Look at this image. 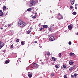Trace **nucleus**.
I'll return each instance as SVG.
<instances>
[{"label": "nucleus", "mask_w": 78, "mask_h": 78, "mask_svg": "<svg viewBox=\"0 0 78 78\" xmlns=\"http://www.w3.org/2000/svg\"><path fill=\"white\" fill-rule=\"evenodd\" d=\"M75 67V66H73V67H70L69 69V70H70V71H72V70H73V67Z\"/></svg>", "instance_id": "9d476101"}, {"label": "nucleus", "mask_w": 78, "mask_h": 78, "mask_svg": "<svg viewBox=\"0 0 78 78\" xmlns=\"http://www.w3.org/2000/svg\"><path fill=\"white\" fill-rule=\"evenodd\" d=\"M75 9H77L76 8V7H75Z\"/></svg>", "instance_id": "8fccbe9b"}, {"label": "nucleus", "mask_w": 78, "mask_h": 78, "mask_svg": "<svg viewBox=\"0 0 78 78\" xmlns=\"http://www.w3.org/2000/svg\"><path fill=\"white\" fill-rule=\"evenodd\" d=\"M43 29H44V28H40V31H42V30H43Z\"/></svg>", "instance_id": "c756f323"}, {"label": "nucleus", "mask_w": 78, "mask_h": 78, "mask_svg": "<svg viewBox=\"0 0 78 78\" xmlns=\"http://www.w3.org/2000/svg\"><path fill=\"white\" fill-rule=\"evenodd\" d=\"M11 47L12 48H14V46L13 45H12L11 46Z\"/></svg>", "instance_id": "72a5a7b5"}, {"label": "nucleus", "mask_w": 78, "mask_h": 78, "mask_svg": "<svg viewBox=\"0 0 78 78\" xmlns=\"http://www.w3.org/2000/svg\"><path fill=\"white\" fill-rule=\"evenodd\" d=\"M34 14H35V15L37 14V12H35L34 13Z\"/></svg>", "instance_id": "79ce46f5"}, {"label": "nucleus", "mask_w": 78, "mask_h": 78, "mask_svg": "<svg viewBox=\"0 0 78 78\" xmlns=\"http://www.w3.org/2000/svg\"><path fill=\"white\" fill-rule=\"evenodd\" d=\"M47 55H48V56H50V53L49 52H48Z\"/></svg>", "instance_id": "4be33fe9"}, {"label": "nucleus", "mask_w": 78, "mask_h": 78, "mask_svg": "<svg viewBox=\"0 0 78 78\" xmlns=\"http://www.w3.org/2000/svg\"><path fill=\"white\" fill-rule=\"evenodd\" d=\"M74 76L75 77H76V76H77V75H76V74H74Z\"/></svg>", "instance_id": "b1692460"}, {"label": "nucleus", "mask_w": 78, "mask_h": 78, "mask_svg": "<svg viewBox=\"0 0 78 78\" xmlns=\"http://www.w3.org/2000/svg\"><path fill=\"white\" fill-rule=\"evenodd\" d=\"M0 16H2L3 15V12H2L0 13Z\"/></svg>", "instance_id": "f3484780"}, {"label": "nucleus", "mask_w": 78, "mask_h": 78, "mask_svg": "<svg viewBox=\"0 0 78 78\" xmlns=\"http://www.w3.org/2000/svg\"><path fill=\"white\" fill-rule=\"evenodd\" d=\"M33 67H34L33 66H33H31L30 67L31 68H33Z\"/></svg>", "instance_id": "a18cd8bd"}, {"label": "nucleus", "mask_w": 78, "mask_h": 78, "mask_svg": "<svg viewBox=\"0 0 78 78\" xmlns=\"http://www.w3.org/2000/svg\"><path fill=\"white\" fill-rule=\"evenodd\" d=\"M34 43H37V41H34Z\"/></svg>", "instance_id": "c9c22d12"}, {"label": "nucleus", "mask_w": 78, "mask_h": 78, "mask_svg": "<svg viewBox=\"0 0 78 78\" xmlns=\"http://www.w3.org/2000/svg\"><path fill=\"white\" fill-rule=\"evenodd\" d=\"M36 1L37 3V2H38V0H36Z\"/></svg>", "instance_id": "ea45409f"}, {"label": "nucleus", "mask_w": 78, "mask_h": 78, "mask_svg": "<svg viewBox=\"0 0 78 78\" xmlns=\"http://www.w3.org/2000/svg\"><path fill=\"white\" fill-rule=\"evenodd\" d=\"M76 5H78V4H76L75 5V6H76Z\"/></svg>", "instance_id": "de8ad7c7"}, {"label": "nucleus", "mask_w": 78, "mask_h": 78, "mask_svg": "<svg viewBox=\"0 0 78 78\" xmlns=\"http://www.w3.org/2000/svg\"><path fill=\"white\" fill-rule=\"evenodd\" d=\"M6 6H4L3 7V11H5V10L6 9Z\"/></svg>", "instance_id": "dca6fc26"}, {"label": "nucleus", "mask_w": 78, "mask_h": 78, "mask_svg": "<svg viewBox=\"0 0 78 78\" xmlns=\"http://www.w3.org/2000/svg\"><path fill=\"white\" fill-rule=\"evenodd\" d=\"M30 73V72H29V73Z\"/></svg>", "instance_id": "5fc2aeb1"}, {"label": "nucleus", "mask_w": 78, "mask_h": 78, "mask_svg": "<svg viewBox=\"0 0 78 78\" xmlns=\"http://www.w3.org/2000/svg\"><path fill=\"white\" fill-rule=\"evenodd\" d=\"M63 17H62V16H61V18H58V20H61L62 19H63Z\"/></svg>", "instance_id": "f8f14e48"}, {"label": "nucleus", "mask_w": 78, "mask_h": 78, "mask_svg": "<svg viewBox=\"0 0 78 78\" xmlns=\"http://www.w3.org/2000/svg\"><path fill=\"white\" fill-rule=\"evenodd\" d=\"M5 50H3V52H5Z\"/></svg>", "instance_id": "49530a36"}, {"label": "nucleus", "mask_w": 78, "mask_h": 78, "mask_svg": "<svg viewBox=\"0 0 78 78\" xmlns=\"http://www.w3.org/2000/svg\"><path fill=\"white\" fill-rule=\"evenodd\" d=\"M51 75L52 76H55V73H51Z\"/></svg>", "instance_id": "aec40b11"}, {"label": "nucleus", "mask_w": 78, "mask_h": 78, "mask_svg": "<svg viewBox=\"0 0 78 78\" xmlns=\"http://www.w3.org/2000/svg\"><path fill=\"white\" fill-rule=\"evenodd\" d=\"M0 42H1V41H0Z\"/></svg>", "instance_id": "603ef678"}, {"label": "nucleus", "mask_w": 78, "mask_h": 78, "mask_svg": "<svg viewBox=\"0 0 78 78\" xmlns=\"http://www.w3.org/2000/svg\"><path fill=\"white\" fill-rule=\"evenodd\" d=\"M71 77L73 78V75H71Z\"/></svg>", "instance_id": "e433bc0d"}, {"label": "nucleus", "mask_w": 78, "mask_h": 78, "mask_svg": "<svg viewBox=\"0 0 78 78\" xmlns=\"http://www.w3.org/2000/svg\"><path fill=\"white\" fill-rule=\"evenodd\" d=\"M2 12V10H0V12Z\"/></svg>", "instance_id": "37998d69"}, {"label": "nucleus", "mask_w": 78, "mask_h": 78, "mask_svg": "<svg viewBox=\"0 0 78 78\" xmlns=\"http://www.w3.org/2000/svg\"><path fill=\"white\" fill-rule=\"evenodd\" d=\"M52 30V28H51V27H50V28H49V30L50 31H51Z\"/></svg>", "instance_id": "473e14b6"}, {"label": "nucleus", "mask_w": 78, "mask_h": 78, "mask_svg": "<svg viewBox=\"0 0 78 78\" xmlns=\"http://www.w3.org/2000/svg\"><path fill=\"white\" fill-rule=\"evenodd\" d=\"M51 59L55 62L56 61L57 58H55V57H52L51 58Z\"/></svg>", "instance_id": "0eeeda50"}, {"label": "nucleus", "mask_w": 78, "mask_h": 78, "mask_svg": "<svg viewBox=\"0 0 78 78\" xmlns=\"http://www.w3.org/2000/svg\"><path fill=\"white\" fill-rule=\"evenodd\" d=\"M19 22L18 23V25L20 28H24L27 25V23L23 22L22 19L19 20Z\"/></svg>", "instance_id": "f257e3e1"}, {"label": "nucleus", "mask_w": 78, "mask_h": 78, "mask_svg": "<svg viewBox=\"0 0 78 78\" xmlns=\"http://www.w3.org/2000/svg\"><path fill=\"white\" fill-rule=\"evenodd\" d=\"M76 35L78 36V33H77L76 34Z\"/></svg>", "instance_id": "09e8293b"}, {"label": "nucleus", "mask_w": 78, "mask_h": 78, "mask_svg": "<svg viewBox=\"0 0 78 78\" xmlns=\"http://www.w3.org/2000/svg\"><path fill=\"white\" fill-rule=\"evenodd\" d=\"M70 8H71V9H72V8H73V6H70Z\"/></svg>", "instance_id": "f704fd0d"}, {"label": "nucleus", "mask_w": 78, "mask_h": 78, "mask_svg": "<svg viewBox=\"0 0 78 78\" xmlns=\"http://www.w3.org/2000/svg\"><path fill=\"white\" fill-rule=\"evenodd\" d=\"M55 67L57 68L58 69L59 68V67L58 66V65H55Z\"/></svg>", "instance_id": "cd10ccee"}, {"label": "nucleus", "mask_w": 78, "mask_h": 78, "mask_svg": "<svg viewBox=\"0 0 78 78\" xmlns=\"http://www.w3.org/2000/svg\"><path fill=\"white\" fill-rule=\"evenodd\" d=\"M33 67L35 69H37L38 67V65L36 63H34L33 64Z\"/></svg>", "instance_id": "20e7f679"}, {"label": "nucleus", "mask_w": 78, "mask_h": 78, "mask_svg": "<svg viewBox=\"0 0 78 78\" xmlns=\"http://www.w3.org/2000/svg\"><path fill=\"white\" fill-rule=\"evenodd\" d=\"M10 25H10V24H9L8 25V27H10Z\"/></svg>", "instance_id": "a19ab883"}, {"label": "nucleus", "mask_w": 78, "mask_h": 78, "mask_svg": "<svg viewBox=\"0 0 78 78\" xmlns=\"http://www.w3.org/2000/svg\"><path fill=\"white\" fill-rule=\"evenodd\" d=\"M69 64L70 65H72L73 64V61L72 60H70L69 61Z\"/></svg>", "instance_id": "423d86ee"}, {"label": "nucleus", "mask_w": 78, "mask_h": 78, "mask_svg": "<svg viewBox=\"0 0 78 78\" xmlns=\"http://www.w3.org/2000/svg\"><path fill=\"white\" fill-rule=\"evenodd\" d=\"M4 46V43H0V49H1Z\"/></svg>", "instance_id": "39448f33"}, {"label": "nucleus", "mask_w": 78, "mask_h": 78, "mask_svg": "<svg viewBox=\"0 0 78 78\" xmlns=\"http://www.w3.org/2000/svg\"><path fill=\"white\" fill-rule=\"evenodd\" d=\"M58 15H59V16H61V14H60V13H58Z\"/></svg>", "instance_id": "4c0bfd02"}, {"label": "nucleus", "mask_w": 78, "mask_h": 78, "mask_svg": "<svg viewBox=\"0 0 78 78\" xmlns=\"http://www.w3.org/2000/svg\"><path fill=\"white\" fill-rule=\"evenodd\" d=\"M76 12H73V15H76Z\"/></svg>", "instance_id": "5701e85b"}, {"label": "nucleus", "mask_w": 78, "mask_h": 78, "mask_svg": "<svg viewBox=\"0 0 78 78\" xmlns=\"http://www.w3.org/2000/svg\"><path fill=\"white\" fill-rule=\"evenodd\" d=\"M73 55H74V53H71L69 54V55L70 56H72Z\"/></svg>", "instance_id": "2eb2a0df"}, {"label": "nucleus", "mask_w": 78, "mask_h": 78, "mask_svg": "<svg viewBox=\"0 0 78 78\" xmlns=\"http://www.w3.org/2000/svg\"><path fill=\"white\" fill-rule=\"evenodd\" d=\"M9 62V61H8V60H6L5 62V64H8Z\"/></svg>", "instance_id": "6ab92c4d"}, {"label": "nucleus", "mask_w": 78, "mask_h": 78, "mask_svg": "<svg viewBox=\"0 0 78 78\" xmlns=\"http://www.w3.org/2000/svg\"><path fill=\"white\" fill-rule=\"evenodd\" d=\"M51 36V35H49L48 36V37H50Z\"/></svg>", "instance_id": "58836bf2"}, {"label": "nucleus", "mask_w": 78, "mask_h": 78, "mask_svg": "<svg viewBox=\"0 0 78 78\" xmlns=\"http://www.w3.org/2000/svg\"><path fill=\"white\" fill-rule=\"evenodd\" d=\"M19 41H20V39H17L16 40V42H19Z\"/></svg>", "instance_id": "393cba45"}, {"label": "nucleus", "mask_w": 78, "mask_h": 78, "mask_svg": "<svg viewBox=\"0 0 78 78\" xmlns=\"http://www.w3.org/2000/svg\"><path fill=\"white\" fill-rule=\"evenodd\" d=\"M74 2H75V0H71V3L72 5H73L74 4Z\"/></svg>", "instance_id": "6e6552de"}, {"label": "nucleus", "mask_w": 78, "mask_h": 78, "mask_svg": "<svg viewBox=\"0 0 78 78\" xmlns=\"http://www.w3.org/2000/svg\"><path fill=\"white\" fill-rule=\"evenodd\" d=\"M31 9H31V8H30L28 9L27 10V11H30L31 10Z\"/></svg>", "instance_id": "ddd939ff"}, {"label": "nucleus", "mask_w": 78, "mask_h": 78, "mask_svg": "<svg viewBox=\"0 0 78 78\" xmlns=\"http://www.w3.org/2000/svg\"><path fill=\"white\" fill-rule=\"evenodd\" d=\"M35 4H36V2L33 0H32L30 2L29 6L31 7V6H34Z\"/></svg>", "instance_id": "f03ea898"}, {"label": "nucleus", "mask_w": 78, "mask_h": 78, "mask_svg": "<svg viewBox=\"0 0 78 78\" xmlns=\"http://www.w3.org/2000/svg\"><path fill=\"white\" fill-rule=\"evenodd\" d=\"M1 30H3V28H1Z\"/></svg>", "instance_id": "c03bdc74"}, {"label": "nucleus", "mask_w": 78, "mask_h": 78, "mask_svg": "<svg viewBox=\"0 0 78 78\" xmlns=\"http://www.w3.org/2000/svg\"><path fill=\"white\" fill-rule=\"evenodd\" d=\"M69 45H71V44H72V42H71V41H69Z\"/></svg>", "instance_id": "7c9ffc66"}, {"label": "nucleus", "mask_w": 78, "mask_h": 78, "mask_svg": "<svg viewBox=\"0 0 78 78\" xmlns=\"http://www.w3.org/2000/svg\"><path fill=\"white\" fill-rule=\"evenodd\" d=\"M63 68H64L65 69H66V66L65 65H63Z\"/></svg>", "instance_id": "bb28decb"}, {"label": "nucleus", "mask_w": 78, "mask_h": 78, "mask_svg": "<svg viewBox=\"0 0 78 78\" xmlns=\"http://www.w3.org/2000/svg\"><path fill=\"white\" fill-rule=\"evenodd\" d=\"M28 76L29 77H31V76H32V74H28Z\"/></svg>", "instance_id": "a878e982"}, {"label": "nucleus", "mask_w": 78, "mask_h": 78, "mask_svg": "<svg viewBox=\"0 0 78 78\" xmlns=\"http://www.w3.org/2000/svg\"><path fill=\"white\" fill-rule=\"evenodd\" d=\"M68 28L69 30H72V27L70 25H69L68 27Z\"/></svg>", "instance_id": "1a4fd4ad"}, {"label": "nucleus", "mask_w": 78, "mask_h": 78, "mask_svg": "<svg viewBox=\"0 0 78 78\" xmlns=\"http://www.w3.org/2000/svg\"><path fill=\"white\" fill-rule=\"evenodd\" d=\"M27 34H30V33H31V30H29L27 31Z\"/></svg>", "instance_id": "4468645a"}, {"label": "nucleus", "mask_w": 78, "mask_h": 78, "mask_svg": "<svg viewBox=\"0 0 78 78\" xmlns=\"http://www.w3.org/2000/svg\"><path fill=\"white\" fill-rule=\"evenodd\" d=\"M36 18V16L34 15L33 17L32 18L34 19H35V18Z\"/></svg>", "instance_id": "a211bd4d"}, {"label": "nucleus", "mask_w": 78, "mask_h": 78, "mask_svg": "<svg viewBox=\"0 0 78 78\" xmlns=\"http://www.w3.org/2000/svg\"><path fill=\"white\" fill-rule=\"evenodd\" d=\"M77 28H78V25L77 26Z\"/></svg>", "instance_id": "3c124183"}, {"label": "nucleus", "mask_w": 78, "mask_h": 78, "mask_svg": "<svg viewBox=\"0 0 78 78\" xmlns=\"http://www.w3.org/2000/svg\"><path fill=\"white\" fill-rule=\"evenodd\" d=\"M19 59H20V58H19Z\"/></svg>", "instance_id": "864d4df0"}, {"label": "nucleus", "mask_w": 78, "mask_h": 78, "mask_svg": "<svg viewBox=\"0 0 78 78\" xmlns=\"http://www.w3.org/2000/svg\"><path fill=\"white\" fill-rule=\"evenodd\" d=\"M66 75H64V78H67V76H66Z\"/></svg>", "instance_id": "2f4dec72"}, {"label": "nucleus", "mask_w": 78, "mask_h": 78, "mask_svg": "<svg viewBox=\"0 0 78 78\" xmlns=\"http://www.w3.org/2000/svg\"><path fill=\"white\" fill-rule=\"evenodd\" d=\"M21 44L22 45H25V43H24L23 41L21 42Z\"/></svg>", "instance_id": "412c9836"}, {"label": "nucleus", "mask_w": 78, "mask_h": 78, "mask_svg": "<svg viewBox=\"0 0 78 78\" xmlns=\"http://www.w3.org/2000/svg\"><path fill=\"white\" fill-rule=\"evenodd\" d=\"M43 28H48V26L47 25H43Z\"/></svg>", "instance_id": "9b49d317"}, {"label": "nucleus", "mask_w": 78, "mask_h": 78, "mask_svg": "<svg viewBox=\"0 0 78 78\" xmlns=\"http://www.w3.org/2000/svg\"><path fill=\"white\" fill-rule=\"evenodd\" d=\"M59 58L61 57V53H59Z\"/></svg>", "instance_id": "c85d7f7f"}, {"label": "nucleus", "mask_w": 78, "mask_h": 78, "mask_svg": "<svg viewBox=\"0 0 78 78\" xmlns=\"http://www.w3.org/2000/svg\"><path fill=\"white\" fill-rule=\"evenodd\" d=\"M55 40V38L53 37H51L49 39L50 41H53Z\"/></svg>", "instance_id": "7ed1b4c3"}]
</instances>
